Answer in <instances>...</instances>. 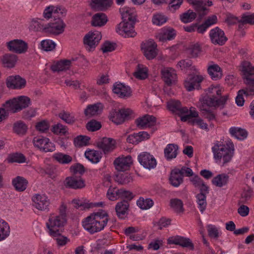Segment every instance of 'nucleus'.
Instances as JSON below:
<instances>
[{
	"instance_id": "9b49d317",
	"label": "nucleus",
	"mask_w": 254,
	"mask_h": 254,
	"mask_svg": "<svg viewBox=\"0 0 254 254\" xmlns=\"http://www.w3.org/2000/svg\"><path fill=\"white\" fill-rule=\"evenodd\" d=\"M34 146L45 152H53L55 150L54 144L48 138L43 136H37L33 139Z\"/></svg>"
},
{
	"instance_id": "f8f14e48",
	"label": "nucleus",
	"mask_w": 254,
	"mask_h": 254,
	"mask_svg": "<svg viewBox=\"0 0 254 254\" xmlns=\"http://www.w3.org/2000/svg\"><path fill=\"white\" fill-rule=\"evenodd\" d=\"M6 46L9 51L19 54L25 53L28 49L27 44L19 39H14L7 42Z\"/></svg>"
},
{
	"instance_id": "3c124183",
	"label": "nucleus",
	"mask_w": 254,
	"mask_h": 254,
	"mask_svg": "<svg viewBox=\"0 0 254 254\" xmlns=\"http://www.w3.org/2000/svg\"><path fill=\"white\" fill-rule=\"evenodd\" d=\"M198 208L201 213H203L207 206L206 196L202 193H198L196 196Z\"/></svg>"
},
{
	"instance_id": "4be33fe9",
	"label": "nucleus",
	"mask_w": 254,
	"mask_h": 254,
	"mask_svg": "<svg viewBox=\"0 0 254 254\" xmlns=\"http://www.w3.org/2000/svg\"><path fill=\"white\" fill-rule=\"evenodd\" d=\"M2 66L6 68H13L18 61L17 55L11 53H5L0 58Z\"/></svg>"
},
{
	"instance_id": "69168bd1",
	"label": "nucleus",
	"mask_w": 254,
	"mask_h": 254,
	"mask_svg": "<svg viewBox=\"0 0 254 254\" xmlns=\"http://www.w3.org/2000/svg\"><path fill=\"white\" fill-rule=\"evenodd\" d=\"M42 49L46 51H51L55 48L56 44L50 40H43L41 42Z\"/></svg>"
},
{
	"instance_id": "2f4dec72",
	"label": "nucleus",
	"mask_w": 254,
	"mask_h": 254,
	"mask_svg": "<svg viewBox=\"0 0 254 254\" xmlns=\"http://www.w3.org/2000/svg\"><path fill=\"white\" fill-rule=\"evenodd\" d=\"M253 95H254V88H249L247 86L246 89L240 90L238 92V94L235 100L236 103L239 106H242L245 102L244 96L247 97Z\"/></svg>"
},
{
	"instance_id": "c85d7f7f",
	"label": "nucleus",
	"mask_w": 254,
	"mask_h": 254,
	"mask_svg": "<svg viewBox=\"0 0 254 254\" xmlns=\"http://www.w3.org/2000/svg\"><path fill=\"white\" fill-rule=\"evenodd\" d=\"M113 0H91L90 6L92 9L105 11L111 7Z\"/></svg>"
},
{
	"instance_id": "20e7f679",
	"label": "nucleus",
	"mask_w": 254,
	"mask_h": 254,
	"mask_svg": "<svg viewBox=\"0 0 254 254\" xmlns=\"http://www.w3.org/2000/svg\"><path fill=\"white\" fill-rule=\"evenodd\" d=\"M234 145L232 142L223 144L220 141H216L212 147L214 159L216 162L220 163L222 160V165L229 162L233 157Z\"/></svg>"
},
{
	"instance_id": "0eeeda50",
	"label": "nucleus",
	"mask_w": 254,
	"mask_h": 254,
	"mask_svg": "<svg viewBox=\"0 0 254 254\" xmlns=\"http://www.w3.org/2000/svg\"><path fill=\"white\" fill-rule=\"evenodd\" d=\"M245 84L249 88H254V66L248 61L243 62L240 66Z\"/></svg>"
},
{
	"instance_id": "412c9836",
	"label": "nucleus",
	"mask_w": 254,
	"mask_h": 254,
	"mask_svg": "<svg viewBox=\"0 0 254 254\" xmlns=\"http://www.w3.org/2000/svg\"><path fill=\"white\" fill-rule=\"evenodd\" d=\"M97 146L104 154H107L115 148L116 141L111 138L104 137L97 142Z\"/></svg>"
},
{
	"instance_id": "72a5a7b5",
	"label": "nucleus",
	"mask_w": 254,
	"mask_h": 254,
	"mask_svg": "<svg viewBox=\"0 0 254 254\" xmlns=\"http://www.w3.org/2000/svg\"><path fill=\"white\" fill-rule=\"evenodd\" d=\"M108 21L106 14L98 12L94 14L92 17L91 24L95 27H102L105 25Z\"/></svg>"
},
{
	"instance_id": "6e6d98bb",
	"label": "nucleus",
	"mask_w": 254,
	"mask_h": 254,
	"mask_svg": "<svg viewBox=\"0 0 254 254\" xmlns=\"http://www.w3.org/2000/svg\"><path fill=\"white\" fill-rule=\"evenodd\" d=\"M137 206L141 209H148L151 208L154 203L150 198L144 199L143 197H140L137 201Z\"/></svg>"
},
{
	"instance_id": "603ef678",
	"label": "nucleus",
	"mask_w": 254,
	"mask_h": 254,
	"mask_svg": "<svg viewBox=\"0 0 254 254\" xmlns=\"http://www.w3.org/2000/svg\"><path fill=\"white\" fill-rule=\"evenodd\" d=\"M59 117L67 124H73L75 122L74 116L69 112L64 110L59 114Z\"/></svg>"
},
{
	"instance_id": "5701e85b",
	"label": "nucleus",
	"mask_w": 254,
	"mask_h": 254,
	"mask_svg": "<svg viewBox=\"0 0 254 254\" xmlns=\"http://www.w3.org/2000/svg\"><path fill=\"white\" fill-rule=\"evenodd\" d=\"M33 206L37 209L44 211L48 210L49 200L45 195L36 194L32 197Z\"/></svg>"
},
{
	"instance_id": "cd10ccee",
	"label": "nucleus",
	"mask_w": 254,
	"mask_h": 254,
	"mask_svg": "<svg viewBox=\"0 0 254 254\" xmlns=\"http://www.w3.org/2000/svg\"><path fill=\"white\" fill-rule=\"evenodd\" d=\"M64 184L65 188L72 189H79L85 187V183L83 180L74 176L66 177Z\"/></svg>"
},
{
	"instance_id": "bf43d9fd",
	"label": "nucleus",
	"mask_w": 254,
	"mask_h": 254,
	"mask_svg": "<svg viewBox=\"0 0 254 254\" xmlns=\"http://www.w3.org/2000/svg\"><path fill=\"white\" fill-rule=\"evenodd\" d=\"M9 232V227L6 222L3 221L0 223V241L7 237Z\"/></svg>"
},
{
	"instance_id": "de8ad7c7",
	"label": "nucleus",
	"mask_w": 254,
	"mask_h": 254,
	"mask_svg": "<svg viewBox=\"0 0 254 254\" xmlns=\"http://www.w3.org/2000/svg\"><path fill=\"white\" fill-rule=\"evenodd\" d=\"M102 107L100 103L89 105L84 110V114L87 117H91L98 114L99 108Z\"/></svg>"
},
{
	"instance_id": "c03bdc74",
	"label": "nucleus",
	"mask_w": 254,
	"mask_h": 254,
	"mask_svg": "<svg viewBox=\"0 0 254 254\" xmlns=\"http://www.w3.org/2000/svg\"><path fill=\"white\" fill-rule=\"evenodd\" d=\"M176 35V31L172 28H168L163 33H160L157 36L159 41H164L174 39Z\"/></svg>"
},
{
	"instance_id": "ddd939ff",
	"label": "nucleus",
	"mask_w": 254,
	"mask_h": 254,
	"mask_svg": "<svg viewBox=\"0 0 254 254\" xmlns=\"http://www.w3.org/2000/svg\"><path fill=\"white\" fill-rule=\"evenodd\" d=\"M203 79L201 75L190 74L185 80L184 86L188 91H191L194 89H199L200 87V83Z\"/></svg>"
},
{
	"instance_id": "09e8293b",
	"label": "nucleus",
	"mask_w": 254,
	"mask_h": 254,
	"mask_svg": "<svg viewBox=\"0 0 254 254\" xmlns=\"http://www.w3.org/2000/svg\"><path fill=\"white\" fill-rule=\"evenodd\" d=\"M196 17V13L191 9H189L180 16L181 20L184 23L192 22Z\"/></svg>"
},
{
	"instance_id": "79ce46f5",
	"label": "nucleus",
	"mask_w": 254,
	"mask_h": 254,
	"mask_svg": "<svg viewBox=\"0 0 254 254\" xmlns=\"http://www.w3.org/2000/svg\"><path fill=\"white\" fill-rule=\"evenodd\" d=\"M12 183L16 190L23 191L27 188L28 181L23 177L17 176L13 179Z\"/></svg>"
},
{
	"instance_id": "39448f33",
	"label": "nucleus",
	"mask_w": 254,
	"mask_h": 254,
	"mask_svg": "<svg viewBox=\"0 0 254 254\" xmlns=\"http://www.w3.org/2000/svg\"><path fill=\"white\" fill-rule=\"evenodd\" d=\"M30 103L29 98L21 96L6 101L3 105V109L8 113H15L27 107Z\"/></svg>"
},
{
	"instance_id": "c756f323",
	"label": "nucleus",
	"mask_w": 254,
	"mask_h": 254,
	"mask_svg": "<svg viewBox=\"0 0 254 254\" xmlns=\"http://www.w3.org/2000/svg\"><path fill=\"white\" fill-rule=\"evenodd\" d=\"M149 134L146 131H140L130 134L127 138V141L129 143L137 144L139 142L149 139Z\"/></svg>"
},
{
	"instance_id": "a211bd4d",
	"label": "nucleus",
	"mask_w": 254,
	"mask_h": 254,
	"mask_svg": "<svg viewBox=\"0 0 254 254\" xmlns=\"http://www.w3.org/2000/svg\"><path fill=\"white\" fill-rule=\"evenodd\" d=\"M25 79L19 75L9 76L7 77L6 84L9 89H22L26 85Z\"/></svg>"
},
{
	"instance_id": "ea45409f",
	"label": "nucleus",
	"mask_w": 254,
	"mask_h": 254,
	"mask_svg": "<svg viewBox=\"0 0 254 254\" xmlns=\"http://www.w3.org/2000/svg\"><path fill=\"white\" fill-rule=\"evenodd\" d=\"M194 10L197 12L199 18L201 19L204 16L207 14V10L205 7V3L200 0H195L192 4Z\"/></svg>"
},
{
	"instance_id": "4d7b16f0",
	"label": "nucleus",
	"mask_w": 254,
	"mask_h": 254,
	"mask_svg": "<svg viewBox=\"0 0 254 254\" xmlns=\"http://www.w3.org/2000/svg\"><path fill=\"white\" fill-rule=\"evenodd\" d=\"M25 157L21 153H13L10 154L8 157V161L10 163L17 162L22 163L25 162Z\"/></svg>"
},
{
	"instance_id": "393cba45",
	"label": "nucleus",
	"mask_w": 254,
	"mask_h": 254,
	"mask_svg": "<svg viewBox=\"0 0 254 254\" xmlns=\"http://www.w3.org/2000/svg\"><path fill=\"white\" fill-rule=\"evenodd\" d=\"M132 158L130 156L126 157H118L114 161L116 169L118 171L124 172L127 170L132 163Z\"/></svg>"
},
{
	"instance_id": "e2e57ef3",
	"label": "nucleus",
	"mask_w": 254,
	"mask_h": 254,
	"mask_svg": "<svg viewBox=\"0 0 254 254\" xmlns=\"http://www.w3.org/2000/svg\"><path fill=\"white\" fill-rule=\"evenodd\" d=\"M52 131L56 134L64 135L67 132V128L61 124H57L53 126Z\"/></svg>"
},
{
	"instance_id": "a18cd8bd",
	"label": "nucleus",
	"mask_w": 254,
	"mask_h": 254,
	"mask_svg": "<svg viewBox=\"0 0 254 254\" xmlns=\"http://www.w3.org/2000/svg\"><path fill=\"white\" fill-rule=\"evenodd\" d=\"M230 133L236 138L239 140H244L247 138L248 135L247 131L240 127H233L230 128Z\"/></svg>"
},
{
	"instance_id": "423d86ee",
	"label": "nucleus",
	"mask_w": 254,
	"mask_h": 254,
	"mask_svg": "<svg viewBox=\"0 0 254 254\" xmlns=\"http://www.w3.org/2000/svg\"><path fill=\"white\" fill-rule=\"evenodd\" d=\"M66 223V219L57 217L54 214L49 216L46 226L50 236L53 237L61 236L63 227Z\"/></svg>"
},
{
	"instance_id": "6ab92c4d",
	"label": "nucleus",
	"mask_w": 254,
	"mask_h": 254,
	"mask_svg": "<svg viewBox=\"0 0 254 254\" xmlns=\"http://www.w3.org/2000/svg\"><path fill=\"white\" fill-rule=\"evenodd\" d=\"M168 243L179 245L184 248H189L191 250L194 249V245L191 240L188 238L177 236L168 239Z\"/></svg>"
},
{
	"instance_id": "7c9ffc66",
	"label": "nucleus",
	"mask_w": 254,
	"mask_h": 254,
	"mask_svg": "<svg viewBox=\"0 0 254 254\" xmlns=\"http://www.w3.org/2000/svg\"><path fill=\"white\" fill-rule=\"evenodd\" d=\"M29 29L34 32H42L46 33L47 24L44 23V20L40 18L33 19L29 25Z\"/></svg>"
},
{
	"instance_id": "13d9d810",
	"label": "nucleus",
	"mask_w": 254,
	"mask_h": 254,
	"mask_svg": "<svg viewBox=\"0 0 254 254\" xmlns=\"http://www.w3.org/2000/svg\"><path fill=\"white\" fill-rule=\"evenodd\" d=\"M90 139V138L88 136L79 135L74 138V144L76 147L86 146L89 144Z\"/></svg>"
},
{
	"instance_id": "338daca9",
	"label": "nucleus",
	"mask_w": 254,
	"mask_h": 254,
	"mask_svg": "<svg viewBox=\"0 0 254 254\" xmlns=\"http://www.w3.org/2000/svg\"><path fill=\"white\" fill-rule=\"evenodd\" d=\"M133 75L138 79H144L147 77V73L146 68L140 67L138 65L137 69L133 73Z\"/></svg>"
},
{
	"instance_id": "bb28decb",
	"label": "nucleus",
	"mask_w": 254,
	"mask_h": 254,
	"mask_svg": "<svg viewBox=\"0 0 254 254\" xmlns=\"http://www.w3.org/2000/svg\"><path fill=\"white\" fill-rule=\"evenodd\" d=\"M167 108L172 112L181 116L189 113L187 107H182L181 103L178 100H171L167 102Z\"/></svg>"
},
{
	"instance_id": "37998d69",
	"label": "nucleus",
	"mask_w": 254,
	"mask_h": 254,
	"mask_svg": "<svg viewBox=\"0 0 254 254\" xmlns=\"http://www.w3.org/2000/svg\"><path fill=\"white\" fill-rule=\"evenodd\" d=\"M84 155L87 159L93 163H98L102 157L101 152L94 150H86Z\"/></svg>"
},
{
	"instance_id": "0e129e2a",
	"label": "nucleus",
	"mask_w": 254,
	"mask_h": 254,
	"mask_svg": "<svg viewBox=\"0 0 254 254\" xmlns=\"http://www.w3.org/2000/svg\"><path fill=\"white\" fill-rule=\"evenodd\" d=\"M188 51L191 57L196 58L201 52V48L198 43L191 44L189 46Z\"/></svg>"
},
{
	"instance_id": "58836bf2",
	"label": "nucleus",
	"mask_w": 254,
	"mask_h": 254,
	"mask_svg": "<svg viewBox=\"0 0 254 254\" xmlns=\"http://www.w3.org/2000/svg\"><path fill=\"white\" fill-rule=\"evenodd\" d=\"M207 71L212 79L217 80L222 76V72L220 66L217 64H212L208 66Z\"/></svg>"
},
{
	"instance_id": "9d476101",
	"label": "nucleus",
	"mask_w": 254,
	"mask_h": 254,
	"mask_svg": "<svg viewBox=\"0 0 254 254\" xmlns=\"http://www.w3.org/2000/svg\"><path fill=\"white\" fill-rule=\"evenodd\" d=\"M132 111L129 109H121L114 110L110 113V118L114 123L120 125L127 119L132 114Z\"/></svg>"
},
{
	"instance_id": "864d4df0",
	"label": "nucleus",
	"mask_w": 254,
	"mask_h": 254,
	"mask_svg": "<svg viewBox=\"0 0 254 254\" xmlns=\"http://www.w3.org/2000/svg\"><path fill=\"white\" fill-rule=\"evenodd\" d=\"M170 204L171 208L177 213L183 212L184 210L183 201L180 199H171Z\"/></svg>"
},
{
	"instance_id": "a19ab883",
	"label": "nucleus",
	"mask_w": 254,
	"mask_h": 254,
	"mask_svg": "<svg viewBox=\"0 0 254 254\" xmlns=\"http://www.w3.org/2000/svg\"><path fill=\"white\" fill-rule=\"evenodd\" d=\"M229 176L224 173L219 174L212 180V183L216 187L221 188L227 185Z\"/></svg>"
},
{
	"instance_id": "7ed1b4c3",
	"label": "nucleus",
	"mask_w": 254,
	"mask_h": 254,
	"mask_svg": "<svg viewBox=\"0 0 254 254\" xmlns=\"http://www.w3.org/2000/svg\"><path fill=\"white\" fill-rule=\"evenodd\" d=\"M123 21L118 25L116 32L125 38L134 37L136 35L134 29L136 14L134 9H127L122 14Z\"/></svg>"
},
{
	"instance_id": "aec40b11",
	"label": "nucleus",
	"mask_w": 254,
	"mask_h": 254,
	"mask_svg": "<svg viewBox=\"0 0 254 254\" xmlns=\"http://www.w3.org/2000/svg\"><path fill=\"white\" fill-rule=\"evenodd\" d=\"M161 73L162 78L165 84L171 86L175 81L177 78V74L175 70L171 67H164L161 69Z\"/></svg>"
},
{
	"instance_id": "a878e982",
	"label": "nucleus",
	"mask_w": 254,
	"mask_h": 254,
	"mask_svg": "<svg viewBox=\"0 0 254 254\" xmlns=\"http://www.w3.org/2000/svg\"><path fill=\"white\" fill-rule=\"evenodd\" d=\"M156 122V118L153 116L149 115H146L135 120L136 126L140 129L153 126L155 125Z\"/></svg>"
},
{
	"instance_id": "6e6552de",
	"label": "nucleus",
	"mask_w": 254,
	"mask_h": 254,
	"mask_svg": "<svg viewBox=\"0 0 254 254\" xmlns=\"http://www.w3.org/2000/svg\"><path fill=\"white\" fill-rule=\"evenodd\" d=\"M62 17L57 16L47 24L46 33L54 35H59L63 33L65 27V24L61 19Z\"/></svg>"
},
{
	"instance_id": "052dcab7",
	"label": "nucleus",
	"mask_w": 254,
	"mask_h": 254,
	"mask_svg": "<svg viewBox=\"0 0 254 254\" xmlns=\"http://www.w3.org/2000/svg\"><path fill=\"white\" fill-rule=\"evenodd\" d=\"M119 190L116 187L113 188L110 187L107 193V196L109 199L115 201L119 198Z\"/></svg>"
},
{
	"instance_id": "f03ea898",
	"label": "nucleus",
	"mask_w": 254,
	"mask_h": 254,
	"mask_svg": "<svg viewBox=\"0 0 254 254\" xmlns=\"http://www.w3.org/2000/svg\"><path fill=\"white\" fill-rule=\"evenodd\" d=\"M108 221V213L101 209L87 217L82 221V226L90 234H94L103 230Z\"/></svg>"
},
{
	"instance_id": "f257e3e1",
	"label": "nucleus",
	"mask_w": 254,
	"mask_h": 254,
	"mask_svg": "<svg viewBox=\"0 0 254 254\" xmlns=\"http://www.w3.org/2000/svg\"><path fill=\"white\" fill-rule=\"evenodd\" d=\"M207 91L206 94L199 99V108L202 112L203 116L209 121H211L215 119V116L212 112L207 108L221 106L223 108L228 99V95L221 96L218 98L222 93L221 90L217 86H211Z\"/></svg>"
},
{
	"instance_id": "1a4fd4ad",
	"label": "nucleus",
	"mask_w": 254,
	"mask_h": 254,
	"mask_svg": "<svg viewBox=\"0 0 254 254\" xmlns=\"http://www.w3.org/2000/svg\"><path fill=\"white\" fill-rule=\"evenodd\" d=\"M102 38L101 33L98 31L89 32L83 38L86 49L88 51L94 50Z\"/></svg>"
},
{
	"instance_id": "49530a36",
	"label": "nucleus",
	"mask_w": 254,
	"mask_h": 254,
	"mask_svg": "<svg viewBox=\"0 0 254 254\" xmlns=\"http://www.w3.org/2000/svg\"><path fill=\"white\" fill-rule=\"evenodd\" d=\"M115 180L120 185H127L132 181V178L127 173H120L116 175Z\"/></svg>"
},
{
	"instance_id": "dca6fc26",
	"label": "nucleus",
	"mask_w": 254,
	"mask_h": 254,
	"mask_svg": "<svg viewBox=\"0 0 254 254\" xmlns=\"http://www.w3.org/2000/svg\"><path fill=\"white\" fill-rule=\"evenodd\" d=\"M141 49L146 58L148 60L154 59L157 55V45L153 41H147L141 46Z\"/></svg>"
},
{
	"instance_id": "5fc2aeb1",
	"label": "nucleus",
	"mask_w": 254,
	"mask_h": 254,
	"mask_svg": "<svg viewBox=\"0 0 254 254\" xmlns=\"http://www.w3.org/2000/svg\"><path fill=\"white\" fill-rule=\"evenodd\" d=\"M27 127L22 121L16 122L13 124V130L17 134H24L26 133Z\"/></svg>"
},
{
	"instance_id": "8fccbe9b",
	"label": "nucleus",
	"mask_w": 254,
	"mask_h": 254,
	"mask_svg": "<svg viewBox=\"0 0 254 254\" xmlns=\"http://www.w3.org/2000/svg\"><path fill=\"white\" fill-rule=\"evenodd\" d=\"M53 158L60 163L63 164H69L72 160L71 156L62 153H55Z\"/></svg>"
},
{
	"instance_id": "4c0bfd02",
	"label": "nucleus",
	"mask_w": 254,
	"mask_h": 254,
	"mask_svg": "<svg viewBox=\"0 0 254 254\" xmlns=\"http://www.w3.org/2000/svg\"><path fill=\"white\" fill-rule=\"evenodd\" d=\"M217 21V18L216 15H213L208 17L202 24L197 26V32L203 34L208 28L216 23Z\"/></svg>"
},
{
	"instance_id": "473e14b6",
	"label": "nucleus",
	"mask_w": 254,
	"mask_h": 254,
	"mask_svg": "<svg viewBox=\"0 0 254 254\" xmlns=\"http://www.w3.org/2000/svg\"><path fill=\"white\" fill-rule=\"evenodd\" d=\"M179 146L178 145L171 143L168 144L164 149V156L167 160H171L176 158L178 154Z\"/></svg>"
},
{
	"instance_id": "774afa93",
	"label": "nucleus",
	"mask_w": 254,
	"mask_h": 254,
	"mask_svg": "<svg viewBox=\"0 0 254 254\" xmlns=\"http://www.w3.org/2000/svg\"><path fill=\"white\" fill-rule=\"evenodd\" d=\"M86 127L88 130L94 131L99 129L101 127V125L100 122L92 120L87 124Z\"/></svg>"
},
{
	"instance_id": "680f3d73",
	"label": "nucleus",
	"mask_w": 254,
	"mask_h": 254,
	"mask_svg": "<svg viewBox=\"0 0 254 254\" xmlns=\"http://www.w3.org/2000/svg\"><path fill=\"white\" fill-rule=\"evenodd\" d=\"M119 193V198L122 199V201H127V202H129L134 196L131 191L125 190L123 189H120Z\"/></svg>"
},
{
	"instance_id": "2eb2a0df",
	"label": "nucleus",
	"mask_w": 254,
	"mask_h": 254,
	"mask_svg": "<svg viewBox=\"0 0 254 254\" xmlns=\"http://www.w3.org/2000/svg\"><path fill=\"white\" fill-rule=\"evenodd\" d=\"M209 36L212 43L215 45H223L227 40L224 31L218 27L210 30Z\"/></svg>"
},
{
	"instance_id": "e433bc0d",
	"label": "nucleus",
	"mask_w": 254,
	"mask_h": 254,
	"mask_svg": "<svg viewBox=\"0 0 254 254\" xmlns=\"http://www.w3.org/2000/svg\"><path fill=\"white\" fill-rule=\"evenodd\" d=\"M71 61L68 60H61L51 65V69L54 72H60L68 69Z\"/></svg>"
},
{
	"instance_id": "f3484780",
	"label": "nucleus",
	"mask_w": 254,
	"mask_h": 254,
	"mask_svg": "<svg viewBox=\"0 0 254 254\" xmlns=\"http://www.w3.org/2000/svg\"><path fill=\"white\" fill-rule=\"evenodd\" d=\"M140 164L145 168L150 170L156 166V161L153 156L147 152H142L138 156Z\"/></svg>"
},
{
	"instance_id": "b1692460",
	"label": "nucleus",
	"mask_w": 254,
	"mask_h": 254,
	"mask_svg": "<svg viewBox=\"0 0 254 254\" xmlns=\"http://www.w3.org/2000/svg\"><path fill=\"white\" fill-rule=\"evenodd\" d=\"M113 92L119 97L125 98L131 96L130 88L122 83H115L113 86Z\"/></svg>"
},
{
	"instance_id": "c9c22d12",
	"label": "nucleus",
	"mask_w": 254,
	"mask_h": 254,
	"mask_svg": "<svg viewBox=\"0 0 254 254\" xmlns=\"http://www.w3.org/2000/svg\"><path fill=\"white\" fill-rule=\"evenodd\" d=\"M179 169H173L170 174L169 182L171 185L175 187H178L183 182V177L179 174Z\"/></svg>"
},
{
	"instance_id": "4468645a",
	"label": "nucleus",
	"mask_w": 254,
	"mask_h": 254,
	"mask_svg": "<svg viewBox=\"0 0 254 254\" xmlns=\"http://www.w3.org/2000/svg\"><path fill=\"white\" fill-rule=\"evenodd\" d=\"M66 13V10L63 7H56L53 5L46 7L43 12V16L46 19L57 17V16L64 17Z\"/></svg>"
},
{
	"instance_id": "f704fd0d",
	"label": "nucleus",
	"mask_w": 254,
	"mask_h": 254,
	"mask_svg": "<svg viewBox=\"0 0 254 254\" xmlns=\"http://www.w3.org/2000/svg\"><path fill=\"white\" fill-rule=\"evenodd\" d=\"M129 207V202L127 201H121L118 202L115 207L117 215L120 219H124Z\"/></svg>"
}]
</instances>
